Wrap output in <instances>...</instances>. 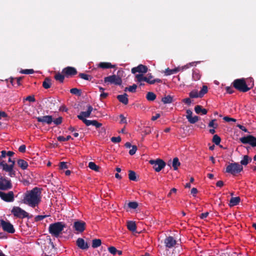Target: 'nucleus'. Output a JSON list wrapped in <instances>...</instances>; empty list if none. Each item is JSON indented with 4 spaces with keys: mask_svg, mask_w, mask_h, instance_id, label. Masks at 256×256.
<instances>
[{
    "mask_svg": "<svg viewBox=\"0 0 256 256\" xmlns=\"http://www.w3.org/2000/svg\"><path fill=\"white\" fill-rule=\"evenodd\" d=\"M41 198L40 190L38 188H34L32 190L27 191L25 193L23 202L32 208H34L39 204Z\"/></svg>",
    "mask_w": 256,
    "mask_h": 256,
    "instance_id": "f257e3e1",
    "label": "nucleus"
},
{
    "mask_svg": "<svg viewBox=\"0 0 256 256\" xmlns=\"http://www.w3.org/2000/svg\"><path fill=\"white\" fill-rule=\"evenodd\" d=\"M64 227L65 225L61 222L52 224L49 226V232L52 236L58 237Z\"/></svg>",
    "mask_w": 256,
    "mask_h": 256,
    "instance_id": "f03ea898",
    "label": "nucleus"
},
{
    "mask_svg": "<svg viewBox=\"0 0 256 256\" xmlns=\"http://www.w3.org/2000/svg\"><path fill=\"white\" fill-rule=\"evenodd\" d=\"M233 84L236 88L241 92H246L250 90L244 79H237L234 82Z\"/></svg>",
    "mask_w": 256,
    "mask_h": 256,
    "instance_id": "7ed1b4c3",
    "label": "nucleus"
},
{
    "mask_svg": "<svg viewBox=\"0 0 256 256\" xmlns=\"http://www.w3.org/2000/svg\"><path fill=\"white\" fill-rule=\"evenodd\" d=\"M200 62H194L188 63L186 65L182 66V67H178L174 69H169L168 68L166 69L165 70V74L167 76L170 75L174 74H175L178 72L180 70H183L184 69H187L189 68L190 66H193L194 64L199 63Z\"/></svg>",
    "mask_w": 256,
    "mask_h": 256,
    "instance_id": "20e7f679",
    "label": "nucleus"
},
{
    "mask_svg": "<svg viewBox=\"0 0 256 256\" xmlns=\"http://www.w3.org/2000/svg\"><path fill=\"white\" fill-rule=\"evenodd\" d=\"M242 168V165L238 163H232L228 166L226 168V172L235 174L240 172Z\"/></svg>",
    "mask_w": 256,
    "mask_h": 256,
    "instance_id": "39448f33",
    "label": "nucleus"
},
{
    "mask_svg": "<svg viewBox=\"0 0 256 256\" xmlns=\"http://www.w3.org/2000/svg\"><path fill=\"white\" fill-rule=\"evenodd\" d=\"M149 162L153 166V168L157 172L161 170L166 166L164 162L161 159L151 160Z\"/></svg>",
    "mask_w": 256,
    "mask_h": 256,
    "instance_id": "423d86ee",
    "label": "nucleus"
},
{
    "mask_svg": "<svg viewBox=\"0 0 256 256\" xmlns=\"http://www.w3.org/2000/svg\"><path fill=\"white\" fill-rule=\"evenodd\" d=\"M12 212L15 216L21 218L28 216V214L27 212L18 206L14 207L12 210Z\"/></svg>",
    "mask_w": 256,
    "mask_h": 256,
    "instance_id": "0eeeda50",
    "label": "nucleus"
},
{
    "mask_svg": "<svg viewBox=\"0 0 256 256\" xmlns=\"http://www.w3.org/2000/svg\"><path fill=\"white\" fill-rule=\"evenodd\" d=\"M0 166L2 170L6 172H9V176H13L15 174V172L14 171V163L10 164H8L4 161L0 162Z\"/></svg>",
    "mask_w": 256,
    "mask_h": 256,
    "instance_id": "6e6552de",
    "label": "nucleus"
},
{
    "mask_svg": "<svg viewBox=\"0 0 256 256\" xmlns=\"http://www.w3.org/2000/svg\"><path fill=\"white\" fill-rule=\"evenodd\" d=\"M104 82L111 84L120 85L122 84V80L118 76L114 74L106 77L104 78Z\"/></svg>",
    "mask_w": 256,
    "mask_h": 256,
    "instance_id": "1a4fd4ad",
    "label": "nucleus"
},
{
    "mask_svg": "<svg viewBox=\"0 0 256 256\" xmlns=\"http://www.w3.org/2000/svg\"><path fill=\"white\" fill-rule=\"evenodd\" d=\"M0 197L4 201L12 202L14 200V194L12 191L6 193L0 191Z\"/></svg>",
    "mask_w": 256,
    "mask_h": 256,
    "instance_id": "9d476101",
    "label": "nucleus"
},
{
    "mask_svg": "<svg viewBox=\"0 0 256 256\" xmlns=\"http://www.w3.org/2000/svg\"><path fill=\"white\" fill-rule=\"evenodd\" d=\"M240 140L243 144H249L253 147L256 146V138L252 136L241 138Z\"/></svg>",
    "mask_w": 256,
    "mask_h": 256,
    "instance_id": "9b49d317",
    "label": "nucleus"
},
{
    "mask_svg": "<svg viewBox=\"0 0 256 256\" xmlns=\"http://www.w3.org/2000/svg\"><path fill=\"white\" fill-rule=\"evenodd\" d=\"M12 185L10 180L0 178V189L7 190L12 188Z\"/></svg>",
    "mask_w": 256,
    "mask_h": 256,
    "instance_id": "f8f14e48",
    "label": "nucleus"
},
{
    "mask_svg": "<svg viewBox=\"0 0 256 256\" xmlns=\"http://www.w3.org/2000/svg\"><path fill=\"white\" fill-rule=\"evenodd\" d=\"M1 225L4 231L8 232L10 233H14V229L13 226L9 222L2 220L1 221Z\"/></svg>",
    "mask_w": 256,
    "mask_h": 256,
    "instance_id": "ddd939ff",
    "label": "nucleus"
},
{
    "mask_svg": "<svg viewBox=\"0 0 256 256\" xmlns=\"http://www.w3.org/2000/svg\"><path fill=\"white\" fill-rule=\"evenodd\" d=\"M88 110L86 112H82L78 116V118L82 120H83L84 119H86L85 118H88L90 117L92 112L93 110L92 107L88 105Z\"/></svg>",
    "mask_w": 256,
    "mask_h": 256,
    "instance_id": "4468645a",
    "label": "nucleus"
},
{
    "mask_svg": "<svg viewBox=\"0 0 256 256\" xmlns=\"http://www.w3.org/2000/svg\"><path fill=\"white\" fill-rule=\"evenodd\" d=\"M86 223L82 221L78 220L74 222V228L78 232H82L85 229Z\"/></svg>",
    "mask_w": 256,
    "mask_h": 256,
    "instance_id": "2eb2a0df",
    "label": "nucleus"
},
{
    "mask_svg": "<svg viewBox=\"0 0 256 256\" xmlns=\"http://www.w3.org/2000/svg\"><path fill=\"white\" fill-rule=\"evenodd\" d=\"M148 68L142 64H140L136 67L133 68L132 69V74H136V72H140L145 74L148 72Z\"/></svg>",
    "mask_w": 256,
    "mask_h": 256,
    "instance_id": "dca6fc26",
    "label": "nucleus"
},
{
    "mask_svg": "<svg viewBox=\"0 0 256 256\" xmlns=\"http://www.w3.org/2000/svg\"><path fill=\"white\" fill-rule=\"evenodd\" d=\"M164 244L166 247L171 248L176 244V242L173 237L168 236L165 239Z\"/></svg>",
    "mask_w": 256,
    "mask_h": 256,
    "instance_id": "f3484780",
    "label": "nucleus"
},
{
    "mask_svg": "<svg viewBox=\"0 0 256 256\" xmlns=\"http://www.w3.org/2000/svg\"><path fill=\"white\" fill-rule=\"evenodd\" d=\"M38 122L47 124H50L52 122V118L50 116H46L36 118Z\"/></svg>",
    "mask_w": 256,
    "mask_h": 256,
    "instance_id": "a211bd4d",
    "label": "nucleus"
},
{
    "mask_svg": "<svg viewBox=\"0 0 256 256\" xmlns=\"http://www.w3.org/2000/svg\"><path fill=\"white\" fill-rule=\"evenodd\" d=\"M62 72L64 73L66 75L69 76L74 75L76 74L77 72L75 68L68 66L63 70Z\"/></svg>",
    "mask_w": 256,
    "mask_h": 256,
    "instance_id": "6ab92c4d",
    "label": "nucleus"
},
{
    "mask_svg": "<svg viewBox=\"0 0 256 256\" xmlns=\"http://www.w3.org/2000/svg\"><path fill=\"white\" fill-rule=\"evenodd\" d=\"M76 244L78 246L82 249H87L88 246L84 240L81 238H78L76 240Z\"/></svg>",
    "mask_w": 256,
    "mask_h": 256,
    "instance_id": "aec40b11",
    "label": "nucleus"
},
{
    "mask_svg": "<svg viewBox=\"0 0 256 256\" xmlns=\"http://www.w3.org/2000/svg\"><path fill=\"white\" fill-rule=\"evenodd\" d=\"M117 98L118 100L124 104H128V95L126 94L122 95H118L117 96Z\"/></svg>",
    "mask_w": 256,
    "mask_h": 256,
    "instance_id": "412c9836",
    "label": "nucleus"
},
{
    "mask_svg": "<svg viewBox=\"0 0 256 256\" xmlns=\"http://www.w3.org/2000/svg\"><path fill=\"white\" fill-rule=\"evenodd\" d=\"M153 78V76L151 74H148L146 76V82L150 84H154L155 82H161L162 80L160 79L156 78L154 80H152Z\"/></svg>",
    "mask_w": 256,
    "mask_h": 256,
    "instance_id": "4be33fe9",
    "label": "nucleus"
},
{
    "mask_svg": "<svg viewBox=\"0 0 256 256\" xmlns=\"http://www.w3.org/2000/svg\"><path fill=\"white\" fill-rule=\"evenodd\" d=\"M136 81L138 82H141L144 81L146 82V76H144L143 74H136L135 76Z\"/></svg>",
    "mask_w": 256,
    "mask_h": 256,
    "instance_id": "5701e85b",
    "label": "nucleus"
},
{
    "mask_svg": "<svg viewBox=\"0 0 256 256\" xmlns=\"http://www.w3.org/2000/svg\"><path fill=\"white\" fill-rule=\"evenodd\" d=\"M240 202V198L239 197L232 198L230 202V206H233L237 205Z\"/></svg>",
    "mask_w": 256,
    "mask_h": 256,
    "instance_id": "b1692460",
    "label": "nucleus"
},
{
    "mask_svg": "<svg viewBox=\"0 0 256 256\" xmlns=\"http://www.w3.org/2000/svg\"><path fill=\"white\" fill-rule=\"evenodd\" d=\"M99 66L102 68H112L114 67V66L112 65L110 62H102L99 64Z\"/></svg>",
    "mask_w": 256,
    "mask_h": 256,
    "instance_id": "393cba45",
    "label": "nucleus"
},
{
    "mask_svg": "<svg viewBox=\"0 0 256 256\" xmlns=\"http://www.w3.org/2000/svg\"><path fill=\"white\" fill-rule=\"evenodd\" d=\"M127 226L128 228L132 232H134L136 230V224L135 222L132 221L128 222Z\"/></svg>",
    "mask_w": 256,
    "mask_h": 256,
    "instance_id": "a878e982",
    "label": "nucleus"
},
{
    "mask_svg": "<svg viewBox=\"0 0 256 256\" xmlns=\"http://www.w3.org/2000/svg\"><path fill=\"white\" fill-rule=\"evenodd\" d=\"M194 110L198 114L202 112L203 114H206L207 113V110L202 108L200 106H196L194 108Z\"/></svg>",
    "mask_w": 256,
    "mask_h": 256,
    "instance_id": "bb28decb",
    "label": "nucleus"
},
{
    "mask_svg": "<svg viewBox=\"0 0 256 256\" xmlns=\"http://www.w3.org/2000/svg\"><path fill=\"white\" fill-rule=\"evenodd\" d=\"M180 164V162L178 158H175L173 159L172 166L174 170H176L178 168V166Z\"/></svg>",
    "mask_w": 256,
    "mask_h": 256,
    "instance_id": "cd10ccee",
    "label": "nucleus"
},
{
    "mask_svg": "<svg viewBox=\"0 0 256 256\" xmlns=\"http://www.w3.org/2000/svg\"><path fill=\"white\" fill-rule=\"evenodd\" d=\"M18 164L23 170L26 168L28 166V163L23 160H20L18 161Z\"/></svg>",
    "mask_w": 256,
    "mask_h": 256,
    "instance_id": "c85d7f7f",
    "label": "nucleus"
},
{
    "mask_svg": "<svg viewBox=\"0 0 256 256\" xmlns=\"http://www.w3.org/2000/svg\"><path fill=\"white\" fill-rule=\"evenodd\" d=\"M251 160V158L248 156L246 155L244 156L243 159L240 161V164L242 165L246 166Z\"/></svg>",
    "mask_w": 256,
    "mask_h": 256,
    "instance_id": "c756f323",
    "label": "nucleus"
},
{
    "mask_svg": "<svg viewBox=\"0 0 256 256\" xmlns=\"http://www.w3.org/2000/svg\"><path fill=\"white\" fill-rule=\"evenodd\" d=\"M172 97L170 96H164L162 99V101L164 104H170L172 102Z\"/></svg>",
    "mask_w": 256,
    "mask_h": 256,
    "instance_id": "7c9ffc66",
    "label": "nucleus"
},
{
    "mask_svg": "<svg viewBox=\"0 0 256 256\" xmlns=\"http://www.w3.org/2000/svg\"><path fill=\"white\" fill-rule=\"evenodd\" d=\"M128 178L130 180L133 181L136 180V174L134 171L129 170L128 171Z\"/></svg>",
    "mask_w": 256,
    "mask_h": 256,
    "instance_id": "2f4dec72",
    "label": "nucleus"
},
{
    "mask_svg": "<svg viewBox=\"0 0 256 256\" xmlns=\"http://www.w3.org/2000/svg\"><path fill=\"white\" fill-rule=\"evenodd\" d=\"M156 98V94L152 92H148L146 94V98L148 100L153 101Z\"/></svg>",
    "mask_w": 256,
    "mask_h": 256,
    "instance_id": "473e14b6",
    "label": "nucleus"
},
{
    "mask_svg": "<svg viewBox=\"0 0 256 256\" xmlns=\"http://www.w3.org/2000/svg\"><path fill=\"white\" fill-rule=\"evenodd\" d=\"M88 167L92 170H94L96 172H98L100 168L98 166H96L95 163L94 162H90L88 163Z\"/></svg>",
    "mask_w": 256,
    "mask_h": 256,
    "instance_id": "72a5a7b5",
    "label": "nucleus"
},
{
    "mask_svg": "<svg viewBox=\"0 0 256 256\" xmlns=\"http://www.w3.org/2000/svg\"><path fill=\"white\" fill-rule=\"evenodd\" d=\"M102 244L101 240L100 239H94L92 240V246L96 248L100 246Z\"/></svg>",
    "mask_w": 256,
    "mask_h": 256,
    "instance_id": "f704fd0d",
    "label": "nucleus"
},
{
    "mask_svg": "<svg viewBox=\"0 0 256 256\" xmlns=\"http://www.w3.org/2000/svg\"><path fill=\"white\" fill-rule=\"evenodd\" d=\"M42 86L46 89L50 88L51 86L50 80L48 78H46L43 82Z\"/></svg>",
    "mask_w": 256,
    "mask_h": 256,
    "instance_id": "c9c22d12",
    "label": "nucleus"
},
{
    "mask_svg": "<svg viewBox=\"0 0 256 256\" xmlns=\"http://www.w3.org/2000/svg\"><path fill=\"white\" fill-rule=\"evenodd\" d=\"M197 90H192L190 93V96L192 98H202Z\"/></svg>",
    "mask_w": 256,
    "mask_h": 256,
    "instance_id": "e433bc0d",
    "label": "nucleus"
},
{
    "mask_svg": "<svg viewBox=\"0 0 256 256\" xmlns=\"http://www.w3.org/2000/svg\"><path fill=\"white\" fill-rule=\"evenodd\" d=\"M137 86L135 84H134L132 86H130L129 87H126L124 89V91H129L132 92H134L136 89Z\"/></svg>",
    "mask_w": 256,
    "mask_h": 256,
    "instance_id": "4c0bfd02",
    "label": "nucleus"
},
{
    "mask_svg": "<svg viewBox=\"0 0 256 256\" xmlns=\"http://www.w3.org/2000/svg\"><path fill=\"white\" fill-rule=\"evenodd\" d=\"M54 78L56 80L60 81V82H62L64 80V76L60 73H58L54 76Z\"/></svg>",
    "mask_w": 256,
    "mask_h": 256,
    "instance_id": "58836bf2",
    "label": "nucleus"
},
{
    "mask_svg": "<svg viewBox=\"0 0 256 256\" xmlns=\"http://www.w3.org/2000/svg\"><path fill=\"white\" fill-rule=\"evenodd\" d=\"M212 142L216 145L220 144V138L219 136L216 134L213 136Z\"/></svg>",
    "mask_w": 256,
    "mask_h": 256,
    "instance_id": "ea45409f",
    "label": "nucleus"
},
{
    "mask_svg": "<svg viewBox=\"0 0 256 256\" xmlns=\"http://www.w3.org/2000/svg\"><path fill=\"white\" fill-rule=\"evenodd\" d=\"M208 92V87L206 86H203L201 90L199 92L200 96L202 98Z\"/></svg>",
    "mask_w": 256,
    "mask_h": 256,
    "instance_id": "a19ab883",
    "label": "nucleus"
},
{
    "mask_svg": "<svg viewBox=\"0 0 256 256\" xmlns=\"http://www.w3.org/2000/svg\"><path fill=\"white\" fill-rule=\"evenodd\" d=\"M138 206V204L136 202H130L128 206L132 209H136Z\"/></svg>",
    "mask_w": 256,
    "mask_h": 256,
    "instance_id": "79ce46f5",
    "label": "nucleus"
},
{
    "mask_svg": "<svg viewBox=\"0 0 256 256\" xmlns=\"http://www.w3.org/2000/svg\"><path fill=\"white\" fill-rule=\"evenodd\" d=\"M198 116H194V117L191 116L188 119V122L191 124H194L198 120Z\"/></svg>",
    "mask_w": 256,
    "mask_h": 256,
    "instance_id": "37998d69",
    "label": "nucleus"
},
{
    "mask_svg": "<svg viewBox=\"0 0 256 256\" xmlns=\"http://www.w3.org/2000/svg\"><path fill=\"white\" fill-rule=\"evenodd\" d=\"M200 78V76L198 72H194L192 73V78L194 80H199Z\"/></svg>",
    "mask_w": 256,
    "mask_h": 256,
    "instance_id": "c03bdc74",
    "label": "nucleus"
},
{
    "mask_svg": "<svg viewBox=\"0 0 256 256\" xmlns=\"http://www.w3.org/2000/svg\"><path fill=\"white\" fill-rule=\"evenodd\" d=\"M20 72L24 74H32L34 72V70L32 69H26L22 70Z\"/></svg>",
    "mask_w": 256,
    "mask_h": 256,
    "instance_id": "a18cd8bd",
    "label": "nucleus"
},
{
    "mask_svg": "<svg viewBox=\"0 0 256 256\" xmlns=\"http://www.w3.org/2000/svg\"><path fill=\"white\" fill-rule=\"evenodd\" d=\"M70 138H71V136H67L66 138L62 136H60L58 138V140L60 142L67 141Z\"/></svg>",
    "mask_w": 256,
    "mask_h": 256,
    "instance_id": "49530a36",
    "label": "nucleus"
},
{
    "mask_svg": "<svg viewBox=\"0 0 256 256\" xmlns=\"http://www.w3.org/2000/svg\"><path fill=\"white\" fill-rule=\"evenodd\" d=\"M216 121V120H212V121H210L208 124V126L214 128H216L218 127V125L217 124L215 123Z\"/></svg>",
    "mask_w": 256,
    "mask_h": 256,
    "instance_id": "de8ad7c7",
    "label": "nucleus"
},
{
    "mask_svg": "<svg viewBox=\"0 0 256 256\" xmlns=\"http://www.w3.org/2000/svg\"><path fill=\"white\" fill-rule=\"evenodd\" d=\"M52 122L58 125L62 123V117H58V118H56V120L52 119Z\"/></svg>",
    "mask_w": 256,
    "mask_h": 256,
    "instance_id": "09e8293b",
    "label": "nucleus"
},
{
    "mask_svg": "<svg viewBox=\"0 0 256 256\" xmlns=\"http://www.w3.org/2000/svg\"><path fill=\"white\" fill-rule=\"evenodd\" d=\"M111 140L112 142L114 143H118L120 142L121 140V138L120 136L118 137H112L111 138Z\"/></svg>",
    "mask_w": 256,
    "mask_h": 256,
    "instance_id": "8fccbe9b",
    "label": "nucleus"
},
{
    "mask_svg": "<svg viewBox=\"0 0 256 256\" xmlns=\"http://www.w3.org/2000/svg\"><path fill=\"white\" fill-rule=\"evenodd\" d=\"M108 251L112 254H116L117 252V250L114 246H110L108 248Z\"/></svg>",
    "mask_w": 256,
    "mask_h": 256,
    "instance_id": "3c124183",
    "label": "nucleus"
},
{
    "mask_svg": "<svg viewBox=\"0 0 256 256\" xmlns=\"http://www.w3.org/2000/svg\"><path fill=\"white\" fill-rule=\"evenodd\" d=\"M79 76L82 78L86 80H89L90 78V76L83 73L80 74Z\"/></svg>",
    "mask_w": 256,
    "mask_h": 256,
    "instance_id": "603ef678",
    "label": "nucleus"
},
{
    "mask_svg": "<svg viewBox=\"0 0 256 256\" xmlns=\"http://www.w3.org/2000/svg\"><path fill=\"white\" fill-rule=\"evenodd\" d=\"M132 148L131 150H130L129 154L130 155H134L137 150V148L136 146H132Z\"/></svg>",
    "mask_w": 256,
    "mask_h": 256,
    "instance_id": "864d4df0",
    "label": "nucleus"
},
{
    "mask_svg": "<svg viewBox=\"0 0 256 256\" xmlns=\"http://www.w3.org/2000/svg\"><path fill=\"white\" fill-rule=\"evenodd\" d=\"M72 94H80V90L76 88H73L70 90Z\"/></svg>",
    "mask_w": 256,
    "mask_h": 256,
    "instance_id": "5fc2aeb1",
    "label": "nucleus"
},
{
    "mask_svg": "<svg viewBox=\"0 0 256 256\" xmlns=\"http://www.w3.org/2000/svg\"><path fill=\"white\" fill-rule=\"evenodd\" d=\"M60 167L61 169H65L68 168V166L66 162H61L60 164Z\"/></svg>",
    "mask_w": 256,
    "mask_h": 256,
    "instance_id": "6e6d98bb",
    "label": "nucleus"
},
{
    "mask_svg": "<svg viewBox=\"0 0 256 256\" xmlns=\"http://www.w3.org/2000/svg\"><path fill=\"white\" fill-rule=\"evenodd\" d=\"M92 125L95 126L96 128H100L102 126V124L98 122L96 120H92Z\"/></svg>",
    "mask_w": 256,
    "mask_h": 256,
    "instance_id": "4d7b16f0",
    "label": "nucleus"
},
{
    "mask_svg": "<svg viewBox=\"0 0 256 256\" xmlns=\"http://www.w3.org/2000/svg\"><path fill=\"white\" fill-rule=\"evenodd\" d=\"M87 126H89L90 125H92V120H88L86 119H84L83 120H82Z\"/></svg>",
    "mask_w": 256,
    "mask_h": 256,
    "instance_id": "13d9d810",
    "label": "nucleus"
},
{
    "mask_svg": "<svg viewBox=\"0 0 256 256\" xmlns=\"http://www.w3.org/2000/svg\"><path fill=\"white\" fill-rule=\"evenodd\" d=\"M224 120H226V122H236V120L233 118H230L228 116H225L224 118Z\"/></svg>",
    "mask_w": 256,
    "mask_h": 256,
    "instance_id": "bf43d9fd",
    "label": "nucleus"
},
{
    "mask_svg": "<svg viewBox=\"0 0 256 256\" xmlns=\"http://www.w3.org/2000/svg\"><path fill=\"white\" fill-rule=\"evenodd\" d=\"M120 123H122V124H126L127 123L126 118L122 114H120Z\"/></svg>",
    "mask_w": 256,
    "mask_h": 256,
    "instance_id": "052dcab7",
    "label": "nucleus"
},
{
    "mask_svg": "<svg viewBox=\"0 0 256 256\" xmlns=\"http://www.w3.org/2000/svg\"><path fill=\"white\" fill-rule=\"evenodd\" d=\"M26 100L30 102H34L35 101V98L34 96H29L26 98Z\"/></svg>",
    "mask_w": 256,
    "mask_h": 256,
    "instance_id": "680f3d73",
    "label": "nucleus"
},
{
    "mask_svg": "<svg viewBox=\"0 0 256 256\" xmlns=\"http://www.w3.org/2000/svg\"><path fill=\"white\" fill-rule=\"evenodd\" d=\"M186 118L188 120V118H190L191 116H192V112L190 110H186Z\"/></svg>",
    "mask_w": 256,
    "mask_h": 256,
    "instance_id": "e2e57ef3",
    "label": "nucleus"
},
{
    "mask_svg": "<svg viewBox=\"0 0 256 256\" xmlns=\"http://www.w3.org/2000/svg\"><path fill=\"white\" fill-rule=\"evenodd\" d=\"M18 150L21 152H24L26 151L25 145H22L19 147Z\"/></svg>",
    "mask_w": 256,
    "mask_h": 256,
    "instance_id": "0e129e2a",
    "label": "nucleus"
},
{
    "mask_svg": "<svg viewBox=\"0 0 256 256\" xmlns=\"http://www.w3.org/2000/svg\"><path fill=\"white\" fill-rule=\"evenodd\" d=\"M22 80V77L16 78L12 79L13 80H16V82L18 85L20 84V81Z\"/></svg>",
    "mask_w": 256,
    "mask_h": 256,
    "instance_id": "69168bd1",
    "label": "nucleus"
},
{
    "mask_svg": "<svg viewBox=\"0 0 256 256\" xmlns=\"http://www.w3.org/2000/svg\"><path fill=\"white\" fill-rule=\"evenodd\" d=\"M46 216H38L36 217L35 219L36 221L41 220H43Z\"/></svg>",
    "mask_w": 256,
    "mask_h": 256,
    "instance_id": "338daca9",
    "label": "nucleus"
},
{
    "mask_svg": "<svg viewBox=\"0 0 256 256\" xmlns=\"http://www.w3.org/2000/svg\"><path fill=\"white\" fill-rule=\"evenodd\" d=\"M208 214L209 213L208 212H204V213H202L200 214V218H202V219H204V218H206L208 216Z\"/></svg>",
    "mask_w": 256,
    "mask_h": 256,
    "instance_id": "774afa93",
    "label": "nucleus"
}]
</instances>
